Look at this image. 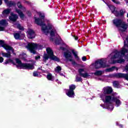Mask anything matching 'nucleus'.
<instances>
[{"instance_id":"1","label":"nucleus","mask_w":128,"mask_h":128,"mask_svg":"<svg viewBox=\"0 0 128 128\" xmlns=\"http://www.w3.org/2000/svg\"><path fill=\"white\" fill-rule=\"evenodd\" d=\"M38 14L40 18L34 17L35 23L42 26V30L44 34H48L50 32V36H54L56 34V28L50 23H48L47 26L44 24L46 22V20H44V14L38 12Z\"/></svg>"},{"instance_id":"2","label":"nucleus","mask_w":128,"mask_h":128,"mask_svg":"<svg viewBox=\"0 0 128 128\" xmlns=\"http://www.w3.org/2000/svg\"><path fill=\"white\" fill-rule=\"evenodd\" d=\"M101 98H102L104 102H106V104L114 102H115L117 108H118V106L122 104V101L120 100V96H118V94L116 92L113 93L112 96H106L105 98H104L102 96Z\"/></svg>"},{"instance_id":"3","label":"nucleus","mask_w":128,"mask_h":128,"mask_svg":"<svg viewBox=\"0 0 128 128\" xmlns=\"http://www.w3.org/2000/svg\"><path fill=\"white\" fill-rule=\"evenodd\" d=\"M114 26H116L120 32H126L128 28V24L120 19H114L112 20Z\"/></svg>"},{"instance_id":"4","label":"nucleus","mask_w":128,"mask_h":128,"mask_svg":"<svg viewBox=\"0 0 128 128\" xmlns=\"http://www.w3.org/2000/svg\"><path fill=\"white\" fill-rule=\"evenodd\" d=\"M46 50L48 54H44L43 56V62H46L48 60L49 58L53 60H56V62H60V59L58 58V57L54 55V52H52V50L50 48H47Z\"/></svg>"},{"instance_id":"5","label":"nucleus","mask_w":128,"mask_h":128,"mask_svg":"<svg viewBox=\"0 0 128 128\" xmlns=\"http://www.w3.org/2000/svg\"><path fill=\"white\" fill-rule=\"evenodd\" d=\"M26 48L31 54H36V50H42L44 48V46L41 44H38L32 42L28 43L27 46H26Z\"/></svg>"},{"instance_id":"6","label":"nucleus","mask_w":128,"mask_h":128,"mask_svg":"<svg viewBox=\"0 0 128 128\" xmlns=\"http://www.w3.org/2000/svg\"><path fill=\"white\" fill-rule=\"evenodd\" d=\"M106 59H100L96 61L94 63L92 64L90 66L96 69L100 68H108L109 66L106 64Z\"/></svg>"},{"instance_id":"7","label":"nucleus","mask_w":128,"mask_h":128,"mask_svg":"<svg viewBox=\"0 0 128 128\" xmlns=\"http://www.w3.org/2000/svg\"><path fill=\"white\" fill-rule=\"evenodd\" d=\"M16 62L17 64L16 67L18 68H23L24 70H34V66L32 64H22L18 58H16Z\"/></svg>"},{"instance_id":"8","label":"nucleus","mask_w":128,"mask_h":128,"mask_svg":"<svg viewBox=\"0 0 128 128\" xmlns=\"http://www.w3.org/2000/svg\"><path fill=\"white\" fill-rule=\"evenodd\" d=\"M112 92V88L110 86H106L104 87L102 90V92L100 94V98H102V96L104 98H106V96H112L110 95H106V94H110Z\"/></svg>"},{"instance_id":"9","label":"nucleus","mask_w":128,"mask_h":128,"mask_svg":"<svg viewBox=\"0 0 128 128\" xmlns=\"http://www.w3.org/2000/svg\"><path fill=\"white\" fill-rule=\"evenodd\" d=\"M64 56L65 58H66V60H68V62H71L73 66L76 64V62L74 60V58L72 57V52L68 50L64 52Z\"/></svg>"},{"instance_id":"10","label":"nucleus","mask_w":128,"mask_h":128,"mask_svg":"<svg viewBox=\"0 0 128 128\" xmlns=\"http://www.w3.org/2000/svg\"><path fill=\"white\" fill-rule=\"evenodd\" d=\"M70 90H66V94L69 98H74V90L76 89V86L72 84L70 86Z\"/></svg>"},{"instance_id":"11","label":"nucleus","mask_w":128,"mask_h":128,"mask_svg":"<svg viewBox=\"0 0 128 128\" xmlns=\"http://www.w3.org/2000/svg\"><path fill=\"white\" fill-rule=\"evenodd\" d=\"M0 45L1 46H2V48H4L6 50V52H8V50H12V54H15L14 50V48L6 44H5L4 41L2 40H0Z\"/></svg>"},{"instance_id":"12","label":"nucleus","mask_w":128,"mask_h":128,"mask_svg":"<svg viewBox=\"0 0 128 128\" xmlns=\"http://www.w3.org/2000/svg\"><path fill=\"white\" fill-rule=\"evenodd\" d=\"M116 78V73L113 74H110L108 76H102V78H98V80H102L104 82L105 80H106V78Z\"/></svg>"},{"instance_id":"13","label":"nucleus","mask_w":128,"mask_h":128,"mask_svg":"<svg viewBox=\"0 0 128 128\" xmlns=\"http://www.w3.org/2000/svg\"><path fill=\"white\" fill-rule=\"evenodd\" d=\"M78 72L82 78H88V76H90L88 72H86L84 71V69L80 68L78 70Z\"/></svg>"},{"instance_id":"14","label":"nucleus","mask_w":128,"mask_h":128,"mask_svg":"<svg viewBox=\"0 0 128 128\" xmlns=\"http://www.w3.org/2000/svg\"><path fill=\"white\" fill-rule=\"evenodd\" d=\"M100 106L104 108H107V110L110 111L114 110V106L111 104H108V105H106V104H101Z\"/></svg>"},{"instance_id":"15","label":"nucleus","mask_w":128,"mask_h":128,"mask_svg":"<svg viewBox=\"0 0 128 128\" xmlns=\"http://www.w3.org/2000/svg\"><path fill=\"white\" fill-rule=\"evenodd\" d=\"M27 36L28 38H36V34L32 30H29L27 32Z\"/></svg>"},{"instance_id":"16","label":"nucleus","mask_w":128,"mask_h":128,"mask_svg":"<svg viewBox=\"0 0 128 128\" xmlns=\"http://www.w3.org/2000/svg\"><path fill=\"white\" fill-rule=\"evenodd\" d=\"M108 6L112 11V14H114L116 16H118V12L116 10V6L112 5H108Z\"/></svg>"},{"instance_id":"17","label":"nucleus","mask_w":128,"mask_h":128,"mask_svg":"<svg viewBox=\"0 0 128 128\" xmlns=\"http://www.w3.org/2000/svg\"><path fill=\"white\" fill-rule=\"evenodd\" d=\"M18 18V14H14L13 12H11L10 16H9V20L12 22H16V20Z\"/></svg>"},{"instance_id":"18","label":"nucleus","mask_w":128,"mask_h":128,"mask_svg":"<svg viewBox=\"0 0 128 128\" xmlns=\"http://www.w3.org/2000/svg\"><path fill=\"white\" fill-rule=\"evenodd\" d=\"M12 10L8 8L4 10L2 12V18H6V16H8V14H10V12Z\"/></svg>"},{"instance_id":"19","label":"nucleus","mask_w":128,"mask_h":128,"mask_svg":"<svg viewBox=\"0 0 128 128\" xmlns=\"http://www.w3.org/2000/svg\"><path fill=\"white\" fill-rule=\"evenodd\" d=\"M16 12H17V14H18L19 15L21 20H24V14L18 8H16Z\"/></svg>"},{"instance_id":"20","label":"nucleus","mask_w":128,"mask_h":128,"mask_svg":"<svg viewBox=\"0 0 128 128\" xmlns=\"http://www.w3.org/2000/svg\"><path fill=\"white\" fill-rule=\"evenodd\" d=\"M44 72H46V78L48 80H52V82L54 81V77L52 76V74L51 73H50L46 71H44Z\"/></svg>"},{"instance_id":"21","label":"nucleus","mask_w":128,"mask_h":128,"mask_svg":"<svg viewBox=\"0 0 128 128\" xmlns=\"http://www.w3.org/2000/svg\"><path fill=\"white\" fill-rule=\"evenodd\" d=\"M5 3L8 6L10 7V6H16V2L10 1L8 2V0H4Z\"/></svg>"},{"instance_id":"22","label":"nucleus","mask_w":128,"mask_h":128,"mask_svg":"<svg viewBox=\"0 0 128 128\" xmlns=\"http://www.w3.org/2000/svg\"><path fill=\"white\" fill-rule=\"evenodd\" d=\"M112 84L114 88H120L122 87V86L120 84V82H118V81H114Z\"/></svg>"},{"instance_id":"23","label":"nucleus","mask_w":128,"mask_h":128,"mask_svg":"<svg viewBox=\"0 0 128 128\" xmlns=\"http://www.w3.org/2000/svg\"><path fill=\"white\" fill-rule=\"evenodd\" d=\"M7 52H2V56H4V58H10L12 56L10 55V52H12V50H8L7 51Z\"/></svg>"},{"instance_id":"24","label":"nucleus","mask_w":128,"mask_h":128,"mask_svg":"<svg viewBox=\"0 0 128 128\" xmlns=\"http://www.w3.org/2000/svg\"><path fill=\"white\" fill-rule=\"evenodd\" d=\"M58 40H54V39H52V38H50V40H52V42H55V44H60V42L62 40V38L60 37L59 36H58Z\"/></svg>"},{"instance_id":"25","label":"nucleus","mask_w":128,"mask_h":128,"mask_svg":"<svg viewBox=\"0 0 128 128\" xmlns=\"http://www.w3.org/2000/svg\"><path fill=\"white\" fill-rule=\"evenodd\" d=\"M114 70H118V67H116V66H112V68H107L106 69V72H114Z\"/></svg>"},{"instance_id":"26","label":"nucleus","mask_w":128,"mask_h":128,"mask_svg":"<svg viewBox=\"0 0 128 128\" xmlns=\"http://www.w3.org/2000/svg\"><path fill=\"white\" fill-rule=\"evenodd\" d=\"M22 34V33L20 32L18 33H15L14 34V38L16 40H20V35Z\"/></svg>"},{"instance_id":"27","label":"nucleus","mask_w":128,"mask_h":128,"mask_svg":"<svg viewBox=\"0 0 128 128\" xmlns=\"http://www.w3.org/2000/svg\"><path fill=\"white\" fill-rule=\"evenodd\" d=\"M17 6H18V8H20L23 10V12H26V8L22 6V4H20V2H18L17 3Z\"/></svg>"},{"instance_id":"28","label":"nucleus","mask_w":128,"mask_h":128,"mask_svg":"<svg viewBox=\"0 0 128 128\" xmlns=\"http://www.w3.org/2000/svg\"><path fill=\"white\" fill-rule=\"evenodd\" d=\"M10 63L12 64H15L14 60L12 59H8L6 60L5 62H4V64H8Z\"/></svg>"},{"instance_id":"29","label":"nucleus","mask_w":128,"mask_h":128,"mask_svg":"<svg viewBox=\"0 0 128 128\" xmlns=\"http://www.w3.org/2000/svg\"><path fill=\"white\" fill-rule=\"evenodd\" d=\"M104 74V71L102 70H97L94 73V74L95 76H102Z\"/></svg>"},{"instance_id":"30","label":"nucleus","mask_w":128,"mask_h":128,"mask_svg":"<svg viewBox=\"0 0 128 128\" xmlns=\"http://www.w3.org/2000/svg\"><path fill=\"white\" fill-rule=\"evenodd\" d=\"M6 24H8V23L6 20H2L0 21V26H6Z\"/></svg>"},{"instance_id":"31","label":"nucleus","mask_w":128,"mask_h":128,"mask_svg":"<svg viewBox=\"0 0 128 128\" xmlns=\"http://www.w3.org/2000/svg\"><path fill=\"white\" fill-rule=\"evenodd\" d=\"M15 26L20 30H24V27L20 26V24H15Z\"/></svg>"},{"instance_id":"32","label":"nucleus","mask_w":128,"mask_h":128,"mask_svg":"<svg viewBox=\"0 0 128 128\" xmlns=\"http://www.w3.org/2000/svg\"><path fill=\"white\" fill-rule=\"evenodd\" d=\"M62 70V67L60 66H58L54 68V72H56L57 73L60 72Z\"/></svg>"},{"instance_id":"33","label":"nucleus","mask_w":128,"mask_h":128,"mask_svg":"<svg viewBox=\"0 0 128 128\" xmlns=\"http://www.w3.org/2000/svg\"><path fill=\"white\" fill-rule=\"evenodd\" d=\"M72 54H73L76 60H79L78 56V52L74 51V50H72Z\"/></svg>"},{"instance_id":"34","label":"nucleus","mask_w":128,"mask_h":128,"mask_svg":"<svg viewBox=\"0 0 128 128\" xmlns=\"http://www.w3.org/2000/svg\"><path fill=\"white\" fill-rule=\"evenodd\" d=\"M126 12V11H124V10H121L120 12V13H118V16H124V13Z\"/></svg>"},{"instance_id":"35","label":"nucleus","mask_w":128,"mask_h":128,"mask_svg":"<svg viewBox=\"0 0 128 128\" xmlns=\"http://www.w3.org/2000/svg\"><path fill=\"white\" fill-rule=\"evenodd\" d=\"M82 80V78L78 76V75L76 76V82H80Z\"/></svg>"},{"instance_id":"36","label":"nucleus","mask_w":128,"mask_h":128,"mask_svg":"<svg viewBox=\"0 0 128 128\" xmlns=\"http://www.w3.org/2000/svg\"><path fill=\"white\" fill-rule=\"evenodd\" d=\"M34 76H38V72H33Z\"/></svg>"},{"instance_id":"37","label":"nucleus","mask_w":128,"mask_h":128,"mask_svg":"<svg viewBox=\"0 0 128 128\" xmlns=\"http://www.w3.org/2000/svg\"><path fill=\"white\" fill-rule=\"evenodd\" d=\"M112 2H114V4H120V2L116 0H112Z\"/></svg>"},{"instance_id":"38","label":"nucleus","mask_w":128,"mask_h":128,"mask_svg":"<svg viewBox=\"0 0 128 128\" xmlns=\"http://www.w3.org/2000/svg\"><path fill=\"white\" fill-rule=\"evenodd\" d=\"M35 60H40V56H36Z\"/></svg>"},{"instance_id":"39","label":"nucleus","mask_w":128,"mask_h":128,"mask_svg":"<svg viewBox=\"0 0 128 128\" xmlns=\"http://www.w3.org/2000/svg\"><path fill=\"white\" fill-rule=\"evenodd\" d=\"M116 126H118L120 128H122V124H120L118 122H117L116 123Z\"/></svg>"},{"instance_id":"40","label":"nucleus","mask_w":128,"mask_h":128,"mask_svg":"<svg viewBox=\"0 0 128 128\" xmlns=\"http://www.w3.org/2000/svg\"><path fill=\"white\" fill-rule=\"evenodd\" d=\"M82 60H83V62H86V56H83L82 58Z\"/></svg>"},{"instance_id":"41","label":"nucleus","mask_w":128,"mask_h":128,"mask_svg":"<svg viewBox=\"0 0 128 128\" xmlns=\"http://www.w3.org/2000/svg\"><path fill=\"white\" fill-rule=\"evenodd\" d=\"M4 62V58L0 56V62Z\"/></svg>"},{"instance_id":"42","label":"nucleus","mask_w":128,"mask_h":128,"mask_svg":"<svg viewBox=\"0 0 128 128\" xmlns=\"http://www.w3.org/2000/svg\"><path fill=\"white\" fill-rule=\"evenodd\" d=\"M2 30H4V28L0 26V32H2Z\"/></svg>"},{"instance_id":"43","label":"nucleus","mask_w":128,"mask_h":128,"mask_svg":"<svg viewBox=\"0 0 128 128\" xmlns=\"http://www.w3.org/2000/svg\"><path fill=\"white\" fill-rule=\"evenodd\" d=\"M125 70L126 72H128V64L126 66Z\"/></svg>"},{"instance_id":"44","label":"nucleus","mask_w":128,"mask_h":128,"mask_svg":"<svg viewBox=\"0 0 128 128\" xmlns=\"http://www.w3.org/2000/svg\"><path fill=\"white\" fill-rule=\"evenodd\" d=\"M60 50H66V48H64V47H60Z\"/></svg>"},{"instance_id":"45","label":"nucleus","mask_w":128,"mask_h":128,"mask_svg":"<svg viewBox=\"0 0 128 128\" xmlns=\"http://www.w3.org/2000/svg\"><path fill=\"white\" fill-rule=\"evenodd\" d=\"M74 39L76 40H78V37L77 36H74Z\"/></svg>"},{"instance_id":"46","label":"nucleus","mask_w":128,"mask_h":128,"mask_svg":"<svg viewBox=\"0 0 128 128\" xmlns=\"http://www.w3.org/2000/svg\"><path fill=\"white\" fill-rule=\"evenodd\" d=\"M60 75L61 76H64L62 73H60Z\"/></svg>"},{"instance_id":"47","label":"nucleus","mask_w":128,"mask_h":128,"mask_svg":"<svg viewBox=\"0 0 128 128\" xmlns=\"http://www.w3.org/2000/svg\"><path fill=\"white\" fill-rule=\"evenodd\" d=\"M2 4V0H0V6Z\"/></svg>"},{"instance_id":"48","label":"nucleus","mask_w":128,"mask_h":128,"mask_svg":"<svg viewBox=\"0 0 128 128\" xmlns=\"http://www.w3.org/2000/svg\"><path fill=\"white\" fill-rule=\"evenodd\" d=\"M58 82V84H62V82Z\"/></svg>"},{"instance_id":"49","label":"nucleus","mask_w":128,"mask_h":128,"mask_svg":"<svg viewBox=\"0 0 128 128\" xmlns=\"http://www.w3.org/2000/svg\"><path fill=\"white\" fill-rule=\"evenodd\" d=\"M120 34L122 36V33H120Z\"/></svg>"},{"instance_id":"50","label":"nucleus","mask_w":128,"mask_h":128,"mask_svg":"<svg viewBox=\"0 0 128 128\" xmlns=\"http://www.w3.org/2000/svg\"><path fill=\"white\" fill-rule=\"evenodd\" d=\"M56 82H58V80H56Z\"/></svg>"},{"instance_id":"51","label":"nucleus","mask_w":128,"mask_h":128,"mask_svg":"<svg viewBox=\"0 0 128 128\" xmlns=\"http://www.w3.org/2000/svg\"><path fill=\"white\" fill-rule=\"evenodd\" d=\"M21 56H22V55H20V58H22Z\"/></svg>"},{"instance_id":"52","label":"nucleus","mask_w":128,"mask_h":128,"mask_svg":"<svg viewBox=\"0 0 128 128\" xmlns=\"http://www.w3.org/2000/svg\"><path fill=\"white\" fill-rule=\"evenodd\" d=\"M24 54V56H26V54Z\"/></svg>"}]
</instances>
